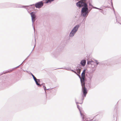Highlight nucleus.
I'll return each mask as SVG.
<instances>
[{
    "mask_svg": "<svg viewBox=\"0 0 121 121\" xmlns=\"http://www.w3.org/2000/svg\"><path fill=\"white\" fill-rule=\"evenodd\" d=\"M86 62V61L85 60H82L81 62V65L83 66L85 65Z\"/></svg>",
    "mask_w": 121,
    "mask_h": 121,
    "instance_id": "8",
    "label": "nucleus"
},
{
    "mask_svg": "<svg viewBox=\"0 0 121 121\" xmlns=\"http://www.w3.org/2000/svg\"><path fill=\"white\" fill-rule=\"evenodd\" d=\"M43 5V3L40 1L36 3L35 5V7L38 8H41Z\"/></svg>",
    "mask_w": 121,
    "mask_h": 121,
    "instance_id": "5",
    "label": "nucleus"
},
{
    "mask_svg": "<svg viewBox=\"0 0 121 121\" xmlns=\"http://www.w3.org/2000/svg\"><path fill=\"white\" fill-rule=\"evenodd\" d=\"M95 63L92 60L88 61L87 62V64L88 65H94Z\"/></svg>",
    "mask_w": 121,
    "mask_h": 121,
    "instance_id": "9",
    "label": "nucleus"
},
{
    "mask_svg": "<svg viewBox=\"0 0 121 121\" xmlns=\"http://www.w3.org/2000/svg\"><path fill=\"white\" fill-rule=\"evenodd\" d=\"M80 72H81V69H79V70L78 71V73L79 74L80 73Z\"/></svg>",
    "mask_w": 121,
    "mask_h": 121,
    "instance_id": "13",
    "label": "nucleus"
},
{
    "mask_svg": "<svg viewBox=\"0 0 121 121\" xmlns=\"http://www.w3.org/2000/svg\"><path fill=\"white\" fill-rule=\"evenodd\" d=\"M88 10L87 4H85L84 6L82 8L81 10L82 14L83 16H86L87 15L88 12L87 11Z\"/></svg>",
    "mask_w": 121,
    "mask_h": 121,
    "instance_id": "2",
    "label": "nucleus"
},
{
    "mask_svg": "<svg viewBox=\"0 0 121 121\" xmlns=\"http://www.w3.org/2000/svg\"><path fill=\"white\" fill-rule=\"evenodd\" d=\"M79 27V26L78 25L76 26L73 28V29L71 31L70 34V36L71 37L73 36L75 33V32L77 31L78 28Z\"/></svg>",
    "mask_w": 121,
    "mask_h": 121,
    "instance_id": "3",
    "label": "nucleus"
},
{
    "mask_svg": "<svg viewBox=\"0 0 121 121\" xmlns=\"http://www.w3.org/2000/svg\"><path fill=\"white\" fill-rule=\"evenodd\" d=\"M95 63L92 60L88 61L87 62V64L88 65H94Z\"/></svg>",
    "mask_w": 121,
    "mask_h": 121,
    "instance_id": "10",
    "label": "nucleus"
},
{
    "mask_svg": "<svg viewBox=\"0 0 121 121\" xmlns=\"http://www.w3.org/2000/svg\"><path fill=\"white\" fill-rule=\"evenodd\" d=\"M31 75H32V76L34 79L35 80H36V78L35 77V76H34L32 74H31Z\"/></svg>",
    "mask_w": 121,
    "mask_h": 121,
    "instance_id": "12",
    "label": "nucleus"
},
{
    "mask_svg": "<svg viewBox=\"0 0 121 121\" xmlns=\"http://www.w3.org/2000/svg\"><path fill=\"white\" fill-rule=\"evenodd\" d=\"M54 0H48L46 2V3H51L52 1H53Z\"/></svg>",
    "mask_w": 121,
    "mask_h": 121,
    "instance_id": "11",
    "label": "nucleus"
},
{
    "mask_svg": "<svg viewBox=\"0 0 121 121\" xmlns=\"http://www.w3.org/2000/svg\"><path fill=\"white\" fill-rule=\"evenodd\" d=\"M72 71H73V72H74L75 73H76V74L78 75V74H77V73L76 72H75V71H73V70H72Z\"/></svg>",
    "mask_w": 121,
    "mask_h": 121,
    "instance_id": "14",
    "label": "nucleus"
},
{
    "mask_svg": "<svg viewBox=\"0 0 121 121\" xmlns=\"http://www.w3.org/2000/svg\"><path fill=\"white\" fill-rule=\"evenodd\" d=\"M31 16L32 17V21L33 22L35 20V15L33 12H31L30 13Z\"/></svg>",
    "mask_w": 121,
    "mask_h": 121,
    "instance_id": "6",
    "label": "nucleus"
},
{
    "mask_svg": "<svg viewBox=\"0 0 121 121\" xmlns=\"http://www.w3.org/2000/svg\"><path fill=\"white\" fill-rule=\"evenodd\" d=\"M82 0L78 2L76 4L77 6L79 7H81L83 6H84L85 4H87L84 2Z\"/></svg>",
    "mask_w": 121,
    "mask_h": 121,
    "instance_id": "4",
    "label": "nucleus"
},
{
    "mask_svg": "<svg viewBox=\"0 0 121 121\" xmlns=\"http://www.w3.org/2000/svg\"><path fill=\"white\" fill-rule=\"evenodd\" d=\"M36 82V84L38 86H41V85H40L38 82H40L39 79H36V80H34Z\"/></svg>",
    "mask_w": 121,
    "mask_h": 121,
    "instance_id": "7",
    "label": "nucleus"
},
{
    "mask_svg": "<svg viewBox=\"0 0 121 121\" xmlns=\"http://www.w3.org/2000/svg\"><path fill=\"white\" fill-rule=\"evenodd\" d=\"M86 72V70L84 69L83 71L82 74V77H81L79 76L80 79L81 81V83L82 86V91L83 94L85 96L87 93V91L86 88L85 86V73Z\"/></svg>",
    "mask_w": 121,
    "mask_h": 121,
    "instance_id": "1",
    "label": "nucleus"
}]
</instances>
